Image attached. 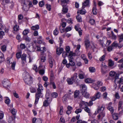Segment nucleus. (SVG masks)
Listing matches in <instances>:
<instances>
[{
  "instance_id": "nucleus-27",
  "label": "nucleus",
  "mask_w": 123,
  "mask_h": 123,
  "mask_svg": "<svg viewBox=\"0 0 123 123\" xmlns=\"http://www.w3.org/2000/svg\"><path fill=\"white\" fill-rule=\"evenodd\" d=\"M80 92L78 90H76L74 93V98H77V97L79 94Z\"/></svg>"
},
{
  "instance_id": "nucleus-2",
  "label": "nucleus",
  "mask_w": 123,
  "mask_h": 123,
  "mask_svg": "<svg viewBox=\"0 0 123 123\" xmlns=\"http://www.w3.org/2000/svg\"><path fill=\"white\" fill-rule=\"evenodd\" d=\"M26 74L27 75V78L26 77L24 79L25 81L27 84L30 85L32 83V78L29 75L28 73H27Z\"/></svg>"
},
{
  "instance_id": "nucleus-61",
  "label": "nucleus",
  "mask_w": 123,
  "mask_h": 123,
  "mask_svg": "<svg viewBox=\"0 0 123 123\" xmlns=\"http://www.w3.org/2000/svg\"><path fill=\"white\" fill-rule=\"evenodd\" d=\"M46 7L49 11H50L51 9V6L50 5L46 4Z\"/></svg>"
},
{
  "instance_id": "nucleus-45",
  "label": "nucleus",
  "mask_w": 123,
  "mask_h": 123,
  "mask_svg": "<svg viewBox=\"0 0 123 123\" xmlns=\"http://www.w3.org/2000/svg\"><path fill=\"white\" fill-rule=\"evenodd\" d=\"M105 55H104L99 58V61L101 62L104 61L105 60Z\"/></svg>"
},
{
  "instance_id": "nucleus-3",
  "label": "nucleus",
  "mask_w": 123,
  "mask_h": 123,
  "mask_svg": "<svg viewBox=\"0 0 123 123\" xmlns=\"http://www.w3.org/2000/svg\"><path fill=\"white\" fill-rule=\"evenodd\" d=\"M2 83L3 86L6 88L9 86L10 82L7 79H5L3 80Z\"/></svg>"
},
{
  "instance_id": "nucleus-6",
  "label": "nucleus",
  "mask_w": 123,
  "mask_h": 123,
  "mask_svg": "<svg viewBox=\"0 0 123 123\" xmlns=\"http://www.w3.org/2000/svg\"><path fill=\"white\" fill-rule=\"evenodd\" d=\"M101 94L99 92H98L95 95V96L92 98V101H94L96 99H99L101 96Z\"/></svg>"
},
{
  "instance_id": "nucleus-17",
  "label": "nucleus",
  "mask_w": 123,
  "mask_h": 123,
  "mask_svg": "<svg viewBox=\"0 0 123 123\" xmlns=\"http://www.w3.org/2000/svg\"><path fill=\"white\" fill-rule=\"evenodd\" d=\"M84 109L85 111L88 113L89 116H91L92 114L91 113V110L87 106L84 107Z\"/></svg>"
},
{
  "instance_id": "nucleus-30",
  "label": "nucleus",
  "mask_w": 123,
  "mask_h": 123,
  "mask_svg": "<svg viewBox=\"0 0 123 123\" xmlns=\"http://www.w3.org/2000/svg\"><path fill=\"white\" fill-rule=\"evenodd\" d=\"M111 38L113 39H116L117 38L116 36L114 34L113 32L111 31Z\"/></svg>"
},
{
  "instance_id": "nucleus-43",
  "label": "nucleus",
  "mask_w": 123,
  "mask_h": 123,
  "mask_svg": "<svg viewBox=\"0 0 123 123\" xmlns=\"http://www.w3.org/2000/svg\"><path fill=\"white\" fill-rule=\"evenodd\" d=\"M115 72L113 71H111L109 73L110 76L111 77H114L116 75Z\"/></svg>"
},
{
  "instance_id": "nucleus-56",
  "label": "nucleus",
  "mask_w": 123,
  "mask_h": 123,
  "mask_svg": "<svg viewBox=\"0 0 123 123\" xmlns=\"http://www.w3.org/2000/svg\"><path fill=\"white\" fill-rule=\"evenodd\" d=\"M36 72H37L38 71V69L37 68L36 65H34L32 68Z\"/></svg>"
},
{
  "instance_id": "nucleus-14",
  "label": "nucleus",
  "mask_w": 123,
  "mask_h": 123,
  "mask_svg": "<svg viewBox=\"0 0 123 123\" xmlns=\"http://www.w3.org/2000/svg\"><path fill=\"white\" fill-rule=\"evenodd\" d=\"M63 49L62 48H58L56 49V52L57 54L59 55L61 54L63 51Z\"/></svg>"
},
{
  "instance_id": "nucleus-7",
  "label": "nucleus",
  "mask_w": 123,
  "mask_h": 123,
  "mask_svg": "<svg viewBox=\"0 0 123 123\" xmlns=\"http://www.w3.org/2000/svg\"><path fill=\"white\" fill-rule=\"evenodd\" d=\"M80 105L81 108L84 109V107L88 106V102L82 101L81 102Z\"/></svg>"
},
{
  "instance_id": "nucleus-48",
  "label": "nucleus",
  "mask_w": 123,
  "mask_h": 123,
  "mask_svg": "<svg viewBox=\"0 0 123 123\" xmlns=\"http://www.w3.org/2000/svg\"><path fill=\"white\" fill-rule=\"evenodd\" d=\"M119 74H116L114 76L115 79L114 81V82H115L116 81V80L118 79Z\"/></svg>"
},
{
  "instance_id": "nucleus-42",
  "label": "nucleus",
  "mask_w": 123,
  "mask_h": 123,
  "mask_svg": "<svg viewBox=\"0 0 123 123\" xmlns=\"http://www.w3.org/2000/svg\"><path fill=\"white\" fill-rule=\"evenodd\" d=\"M29 33V30L26 29L24 30L23 32V34L24 35H27Z\"/></svg>"
},
{
  "instance_id": "nucleus-52",
  "label": "nucleus",
  "mask_w": 123,
  "mask_h": 123,
  "mask_svg": "<svg viewBox=\"0 0 123 123\" xmlns=\"http://www.w3.org/2000/svg\"><path fill=\"white\" fill-rule=\"evenodd\" d=\"M93 87L95 90H98L99 88V87L96 84H93L92 86Z\"/></svg>"
},
{
  "instance_id": "nucleus-40",
  "label": "nucleus",
  "mask_w": 123,
  "mask_h": 123,
  "mask_svg": "<svg viewBox=\"0 0 123 123\" xmlns=\"http://www.w3.org/2000/svg\"><path fill=\"white\" fill-rule=\"evenodd\" d=\"M109 65L110 66H112L114 65V62L111 60H109Z\"/></svg>"
},
{
  "instance_id": "nucleus-21",
  "label": "nucleus",
  "mask_w": 123,
  "mask_h": 123,
  "mask_svg": "<svg viewBox=\"0 0 123 123\" xmlns=\"http://www.w3.org/2000/svg\"><path fill=\"white\" fill-rule=\"evenodd\" d=\"M78 76L79 79H83L84 78L85 74L84 73H79Z\"/></svg>"
},
{
  "instance_id": "nucleus-32",
  "label": "nucleus",
  "mask_w": 123,
  "mask_h": 123,
  "mask_svg": "<svg viewBox=\"0 0 123 123\" xmlns=\"http://www.w3.org/2000/svg\"><path fill=\"white\" fill-rule=\"evenodd\" d=\"M63 9L62 11L63 12L62 14H64L63 13H66L68 11V8L65 6H63Z\"/></svg>"
},
{
  "instance_id": "nucleus-33",
  "label": "nucleus",
  "mask_w": 123,
  "mask_h": 123,
  "mask_svg": "<svg viewBox=\"0 0 123 123\" xmlns=\"http://www.w3.org/2000/svg\"><path fill=\"white\" fill-rule=\"evenodd\" d=\"M46 49L45 47H43L40 48V51L42 53L41 54H44L43 53L46 51Z\"/></svg>"
},
{
  "instance_id": "nucleus-60",
  "label": "nucleus",
  "mask_w": 123,
  "mask_h": 123,
  "mask_svg": "<svg viewBox=\"0 0 123 123\" xmlns=\"http://www.w3.org/2000/svg\"><path fill=\"white\" fill-rule=\"evenodd\" d=\"M58 31L57 30V29L56 28L55 29L54 31V35H56L58 34Z\"/></svg>"
},
{
  "instance_id": "nucleus-22",
  "label": "nucleus",
  "mask_w": 123,
  "mask_h": 123,
  "mask_svg": "<svg viewBox=\"0 0 123 123\" xmlns=\"http://www.w3.org/2000/svg\"><path fill=\"white\" fill-rule=\"evenodd\" d=\"M4 60L3 54L0 52V63H1Z\"/></svg>"
},
{
  "instance_id": "nucleus-5",
  "label": "nucleus",
  "mask_w": 123,
  "mask_h": 123,
  "mask_svg": "<svg viewBox=\"0 0 123 123\" xmlns=\"http://www.w3.org/2000/svg\"><path fill=\"white\" fill-rule=\"evenodd\" d=\"M71 78L72 80H73L74 82L75 83H78L80 82V80H79L77 78V73H74L73 76Z\"/></svg>"
},
{
  "instance_id": "nucleus-25",
  "label": "nucleus",
  "mask_w": 123,
  "mask_h": 123,
  "mask_svg": "<svg viewBox=\"0 0 123 123\" xmlns=\"http://www.w3.org/2000/svg\"><path fill=\"white\" fill-rule=\"evenodd\" d=\"M39 28V26L38 25H37L32 26L31 27V29L32 30H35L38 29Z\"/></svg>"
},
{
  "instance_id": "nucleus-1",
  "label": "nucleus",
  "mask_w": 123,
  "mask_h": 123,
  "mask_svg": "<svg viewBox=\"0 0 123 123\" xmlns=\"http://www.w3.org/2000/svg\"><path fill=\"white\" fill-rule=\"evenodd\" d=\"M43 90V87L41 84H39L37 89V92L35 94V104L36 105L38 103L40 98H42L43 96L42 92Z\"/></svg>"
},
{
  "instance_id": "nucleus-35",
  "label": "nucleus",
  "mask_w": 123,
  "mask_h": 123,
  "mask_svg": "<svg viewBox=\"0 0 123 123\" xmlns=\"http://www.w3.org/2000/svg\"><path fill=\"white\" fill-rule=\"evenodd\" d=\"M110 111L111 114L113 113L114 111V110L113 108V107L111 106H108L107 108Z\"/></svg>"
},
{
  "instance_id": "nucleus-38",
  "label": "nucleus",
  "mask_w": 123,
  "mask_h": 123,
  "mask_svg": "<svg viewBox=\"0 0 123 123\" xmlns=\"http://www.w3.org/2000/svg\"><path fill=\"white\" fill-rule=\"evenodd\" d=\"M118 37H119V42L120 43V42H122L123 40V34L121 35L118 36Z\"/></svg>"
},
{
  "instance_id": "nucleus-62",
  "label": "nucleus",
  "mask_w": 123,
  "mask_h": 123,
  "mask_svg": "<svg viewBox=\"0 0 123 123\" xmlns=\"http://www.w3.org/2000/svg\"><path fill=\"white\" fill-rule=\"evenodd\" d=\"M25 40L26 41L28 42H30L31 40L30 38L28 36H26L24 37Z\"/></svg>"
},
{
  "instance_id": "nucleus-16",
  "label": "nucleus",
  "mask_w": 123,
  "mask_h": 123,
  "mask_svg": "<svg viewBox=\"0 0 123 123\" xmlns=\"http://www.w3.org/2000/svg\"><path fill=\"white\" fill-rule=\"evenodd\" d=\"M105 109V106L102 105L101 107H99L98 109L97 112L98 113L101 112H104L103 111Z\"/></svg>"
},
{
  "instance_id": "nucleus-28",
  "label": "nucleus",
  "mask_w": 123,
  "mask_h": 123,
  "mask_svg": "<svg viewBox=\"0 0 123 123\" xmlns=\"http://www.w3.org/2000/svg\"><path fill=\"white\" fill-rule=\"evenodd\" d=\"M21 59L22 61H26V56L25 54H23L22 56L21 57Z\"/></svg>"
},
{
  "instance_id": "nucleus-18",
  "label": "nucleus",
  "mask_w": 123,
  "mask_h": 123,
  "mask_svg": "<svg viewBox=\"0 0 123 123\" xmlns=\"http://www.w3.org/2000/svg\"><path fill=\"white\" fill-rule=\"evenodd\" d=\"M85 81L86 83H90L94 82V80L91 78H88L85 79Z\"/></svg>"
},
{
  "instance_id": "nucleus-50",
  "label": "nucleus",
  "mask_w": 123,
  "mask_h": 123,
  "mask_svg": "<svg viewBox=\"0 0 123 123\" xmlns=\"http://www.w3.org/2000/svg\"><path fill=\"white\" fill-rule=\"evenodd\" d=\"M21 53L20 52L17 53L16 54V57L17 59H19L21 57Z\"/></svg>"
},
{
  "instance_id": "nucleus-10",
  "label": "nucleus",
  "mask_w": 123,
  "mask_h": 123,
  "mask_svg": "<svg viewBox=\"0 0 123 123\" xmlns=\"http://www.w3.org/2000/svg\"><path fill=\"white\" fill-rule=\"evenodd\" d=\"M43 66H40L38 68V71H39V73L41 75L44 74L45 73L44 70L42 69Z\"/></svg>"
},
{
  "instance_id": "nucleus-58",
  "label": "nucleus",
  "mask_w": 123,
  "mask_h": 123,
  "mask_svg": "<svg viewBox=\"0 0 123 123\" xmlns=\"http://www.w3.org/2000/svg\"><path fill=\"white\" fill-rule=\"evenodd\" d=\"M4 35V32L3 31H0V38L2 39L3 37V36Z\"/></svg>"
},
{
  "instance_id": "nucleus-51",
  "label": "nucleus",
  "mask_w": 123,
  "mask_h": 123,
  "mask_svg": "<svg viewBox=\"0 0 123 123\" xmlns=\"http://www.w3.org/2000/svg\"><path fill=\"white\" fill-rule=\"evenodd\" d=\"M118 44L116 41L114 42L112 45V47H118Z\"/></svg>"
},
{
  "instance_id": "nucleus-47",
  "label": "nucleus",
  "mask_w": 123,
  "mask_h": 123,
  "mask_svg": "<svg viewBox=\"0 0 123 123\" xmlns=\"http://www.w3.org/2000/svg\"><path fill=\"white\" fill-rule=\"evenodd\" d=\"M24 5L23 6V7L22 8L25 11H26L28 10L27 9L28 8V7L27 6H26V5L25 4V3H24Z\"/></svg>"
},
{
  "instance_id": "nucleus-59",
  "label": "nucleus",
  "mask_w": 123,
  "mask_h": 123,
  "mask_svg": "<svg viewBox=\"0 0 123 123\" xmlns=\"http://www.w3.org/2000/svg\"><path fill=\"white\" fill-rule=\"evenodd\" d=\"M6 49V46L5 45H3L1 47V49L3 51H5Z\"/></svg>"
},
{
  "instance_id": "nucleus-37",
  "label": "nucleus",
  "mask_w": 123,
  "mask_h": 123,
  "mask_svg": "<svg viewBox=\"0 0 123 123\" xmlns=\"http://www.w3.org/2000/svg\"><path fill=\"white\" fill-rule=\"evenodd\" d=\"M89 70L90 72L91 73L94 72L95 70V68L93 67H91L89 68Z\"/></svg>"
},
{
  "instance_id": "nucleus-39",
  "label": "nucleus",
  "mask_w": 123,
  "mask_h": 123,
  "mask_svg": "<svg viewBox=\"0 0 123 123\" xmlns=\"http://www.w3.org/2000/svg\"><path fill=\"white\" fill-rule=\"evenodd\" d=\"M68 97V95L67 94H65L62 98V100L63 101H66L67 100Z\"/></svg>"
},
{
  "instance_id": "nucleus-46",
  "label": "nucleus",
  "mask_w": 123,
  "mask_h": 123,
  "mask_svg": "<svg viewBox=\"0 0 123 123\" xmlns=\"http://www.w3.org/2000/svg\"><path fill=\"white\" fill-rule=\"evenodd\" d=\"M90 42L88 40H86L85 41V45L86 48L88 47L89 46Z\"/></svg>"
},
{
  "instance_id": "nucleus-41",
  "label": "nucleus",
  "mask_w": 123,
  "mask_h": 123,
  "mask_svg": "<svg viewBox=\"0 0 123 123\" xmlns=\"http://www.w3.org/2000/svg\"><path fill=\"white\" fill-rule=\"evenodd\" d=\"M50 84L51 86H52L54 89H55L56 88V86L54 82L52 81H51L50 82Z\"/></svg>"
},
{
  "instance_id": "nucleus-54",
  "label": "nucleus",
  "mask_w": 123,
  "mask_h": 123,
  "mask_svg": "<svg viewBox=\"0 0 123 123\" xmlns=\"http://www.w3.org/2000/svg\"><path fill=\"white\" fill-rule=\"evenodd\" d=\"M5 103L7 104H9L10 103V100L8 98H6L5 101Z\"/></svg>"
},
{
  "instance_id": "nucleus-19",
  "label": "nucleus",
  "mask_w": 123,
  "mask_h": 123,
  "mask_svg": "<svg viewBox=\"0 0 123 123\" xmlns=\"http://www.w3.org/2000/svg\"><path fill=\"white\" fill-rule=\"evenodd\" d=\"M105 113L104 112H100V113L99 114L98 116V117L99 119L100 118H103L105 117Z\"/></svg>"
},
{
  "instance_id": "nucleus-53",
  "label": "nucleus",
  "mask_w": 123,
  "mask_h": 123,
  "mask_svg": "<svg viewBox=\"0 0 123 123\" xmlns=\"http://www.w3.org/2000/svg\"><path fill=\"white\" fill-rule=\"evenodd\" d=\"M16 65V62H13V63H12L11 68L13 70L15 69V67Z\"/></svg>"
},
{
  "instance_id": "nucleus-55",
  "label": "nucleus",
  "mask_w": 123,
  "mask_h": 123,
  "mask_svg": "<svg viewBox=\"0 0 123 123\" xmlns=\"http://www.w3.org/2000/svg\"><path fill=\"white\" fill-rule=\"evenodd\" d=\"M92 12L93 14L94 15H96L97 14V10L96 9V8L93 7Z\"/></svg>"
},
{
  "instance_id": "nucleus-24",
  "label": "nucleus",
  "mask_w": 123,
  "mask_h": 123,
  "mask_svg": "<svg viewBox=\"0 0 123 123\" xmlns=\"http://www.w3.org/2000/svg\"><path fill=\"white\" fill-rule=\"evenodd\" d=\"M112 117L113 119L115 120H117L118 119V114L117 113H114L112 115Z\"/></svg>"
},
{
  "instance_id": "nucleus-57",
  "label": "nucleus",
  "mask_w": 123,
  "mask_h": 123,
  "mask_svg": "<svg viewBox=\"0 0 123 123\" xmlns=\"http://www.w3.org/2000/svg\"><path fill=\"white\" fill-rule=\"evenodd\" d=\"M18 26L17 25H15L13 27V29L14 31H18Z\"/></svg>"
},
{
  "instance_id": "nucleus-26",
  "label": "nucleus",
  "mask_w": 123,
  "mask_h": 123,
  "mask_svg": "<svg viewBox=\"0 0 123 123\" xmlns=\"http://www.w3.org/2000/svg\"><path fill=\"white\" fill-rule=\"evenodd\" d=\"M82 95L86 98H88L89 96V93L86 92L82 93Z\"/></svg>"
},
{
  "instance_id": "nucleus-36",
  "label": "nucleus",
  "mask_w": 123,
  "mask_h": 123,
  "mask_svg": "<svg viewBox=\"0 0 123 123\" xmlns=\"http://www.w3.org/2000/svg\"><path fill=\"white\" fill-rule=\"evenodd\" d=\"M123 102L122 101H120L118 103V110H119L121 108L122 106L123 105Z\"/></svg>"
},
{
  "instance_id": "nucleus-29",
  "label": "nucleus",
  "mask_w": 123,
  "mask_h": 123,
  "mask_svg": "<svg viewBox=\"0 0 123 123\" xmlns=\"http://www.w3.org/2000/svg\"><path fill=\"white\" fill-rule=\"evenodd\" d=\"M67 81L68 82V83L69 85L72 84L73 83V80L72 79V78H68L67 79Z\"/></svg>"
},
{
  "instance_id": "nucleus-34",
  "label": "nucleus",
  "mask_w": 123,
  "mask_h": 123,
  "mask_svg": "<svg viewBox=\"0 0 123 123\" xmlns=\"http://www.w3.org/2000/svg\"><path fill=\"white\" fill-rule=\"evenodd\" d=\"M76 18L78 22H81L82 21L81 17L80 15H78L76 16Z\"/></svg>"
},
{
  "instance_id": "nucleus-31",
  "label": "nucleus",
  "mask_w": 123,
  "mask_h": 123,
  "mask_svg": "<svg viewBox=\"0 0 123 123\" xmlns=\"http://www.w3.org/2000/svg\"><path fill=\"white\" fill-rule=\"evenodd\" d=\"M73 59H69L70 63V64L71 66H74L75 65V63L73 61Z\"/></svg>"
},
{
  "instance_id": "nucleus-8",
  "label": "nucleus",
  "mask_w": 123,
  "mask_h": 123,
  "mask_svg": "<svg viewBox=\"0 0 123 123\" xmlns=\"http://www.w3.org/2000/svg\"><path fill=\"white\" fill-rule=\"evenodd\" d=\"M49 62L50 67L52 68L53 66V64L55 62V61L53 58L51 56H49Z\"/></svg>"
},
{
  "instance_id": "nucleus-44",
  "label": "nucleus",
  "mask_w": 123,
  "mask_h": 123,
  "mask_svg": "<svg viewBox=\"0 0 123 123\" xmlns=\"http://www.w3.org/2000/svg\"><path fill=\"white\" fill-rule=\"evenodd\" d=\"M57 94L56 92L52 93L51 94L52 97L53 98H56L57 96Z\"/></svg>"
},
{
  "instance_id": "nucleus-20",
  "label": "nucleus",
  "mask_w": 123,
  "mask_h": 123,
  "mask_svg": "<svg viewBox=\"0 0 123 123\" xmlns=\"http://www.w3.org/2000/svg\"><path fill=\"white\" fill-rule=\"evenodd\" d=\"M107 68V67L101 68V72L102 74H104L106 73L107 72V70H106Z\"/></svg>"
},
{
  "instance_id": "nucleus-9",
  "label": "nucleus",
  "mask_w": 123,
  "mask_h": 123,
  "mask_svg": "<svg viewBox=\"0 0 123 123\" xmlns=\"http://www.w3.org/2000/svg\"><path fill=\"white\" fill-rule=\"evenodd\" d=\"M90 0H86L82 3V7L84 8L85 7H89V6Z\"/></svg>"
},
{
  "instance_id": "nucleus-12",
  "label": "nucleus",
  "mask_w": 123,
  "mask_h": 123,
  "mask_svg": "<svg viewBox=\"0 0 123 123\" xmlns=\"http://www.w3.org/2000/svg\"><path fill=\"white\" fill-rule=\"evenodd\" d=\"M75 55V54L72 51H70L69 53H68L67 56H68V59H73V56H74Z\"/></svg>"
},
{
  "instance_id": "nucleus-63",
  "label": "nucleus",
  "mask_w": 123,
  "mask_h": 123,
  "mask_svg": "<svg viewBox=\"0 0 123 123\" xmlns=\"http://www.w3.org/2000/svg\"><path fill=\"white\" fill-rule=\"evenodd\" d=\"M82 111V110L81 109H77L75 111V112L77 114L81 112Z\"/></svg>"
},
{
  "instance_id": "nucleus-4",
  "label": "nucleus",
  "mask_w": 123,
  "mask_h": 123,
  "mask_svg": "<svg viewBox=\"0 0 123 123\" xmlns=\"http://www.w3.org/2000/svg\"><path fill=\"white\" fill-rule=\"evenodd\" d=\"M65 50L66 52H63L62 54V56L64 58L66 57L68 55V53H69L70 52V47L68 46H66L65 48Z\"/></svg>"
},
{
  "instance_id": "nucleus-23",
  "label": "nucleus",
  "mask_w": 123,
  "mask_h": 123,
  "mask_svg": "<svg viewBox=\"0 0 123 123\" xmlns=\"http://www.w3.org/2000/svg\"><path fill=\"white\" fill-rule=\"evenodd\" d=\"M45 55V54H41V61L43 62H45L46 61Z\"/></svg>"
},
{
  "instance_id": "nucleus-64",
  "label": "nucleus",
  "mask_w": 123,
  "mask_h": 123,
  "mask_svg": "<svg viewBox=\"0 0 123 123\" xmlns=\"http://www.w3.org/2000/svg\"><path fill=\"white\" fill-rule=\"evenodd\" d=\"M20 47L22 49H24L25 48L26 46L24 44H21L20 45Z\"/></svg>"
},
{
  "instance_id": "nucleus-13",
  "label": "nucleus",
  "mask_w": 123,
  "mask_h": 123,
  "mask_svg": "<svg viewBox=\"0 0 123 123\" xmlns=\"http://www.w3.org/2000/svg\"><path fill=\"white\" fill-rule=\"evenodd\" d=\"M82 88L81 89V93L86 92L87 87L85 85H82L81 86Z\"/></svg>"
},
{
  "instance_id": "nucleus-15",
  "label": "nucleus",
  "mask_w": 123,
  "mask_h": 123,
  "mask_svg": "<svg viewBox=\"0 0 123 123\" xmlns=\"http://www.w3.org/2000/svg\"><path fill=\"white\" fill-rule=\"evenodd\" d=\"M13 117L14 118H13L12 117H9L8 120L9 123H14V119L15 117L14 116Z\"/></svg>"
},
{
  "instance_id": "nucleus-11",
  "label": "nucleus",
  "mask_w": 123,
  "mask_h": 123,
  "mask_svg": "<svg viewBox=\"0 0 123 123\" xmlns=\"http://www.w3.org/2000/svg\"><path fill=\"white\" fill-rule=\"evenodd\" d=\"M32 123H42V120L40 118L34 117L33 119Z\"/></svg>"
},
{
  "instance_id": "nucleus-49",
  "label": "nucleus",
  "mask_w": 123,
  "mask_h": 123,
  "mask_svg": "<svg viewBox=\"0 0 123 123\" xmlns=\"http://www.w3.org/2000/svg\"><path fill=\"white\" fill-rule=\"evenodd\" d=\"M49 105V103L48 102V100H45L43 102V106L45 107Z\"/></svg>"
}]
</instances>
